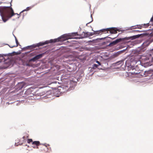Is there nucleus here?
<instances>
[{
    "mask_svg": "<svg viewBox=\"0 0 153 153\" xmlns=\"http://www.w3.org/2000/svg\"><path fill=\"white\" fill-rule=\"evenodd\" d=\"M26 10H23L19 14L15 13L13 10H0V13L3 21L4 22H5L15 14H17L18 16L17 18H19L21 15L22 13Z\"/></svg>",
    "mask_w": 153,
    "mask_h": 153,
    "instance_id": "obj_1",
    "label": "nucleus"
},
{
    "mask_svg": "<svg viewBox=\"0 0 153 153\" xmlns=\"http://www.w3.org/2000/svg\"><path fill=\"white\" fill-rule=\"evenodd\" d=\"M70 39L69 36L67 34H64L62 35L60 37L54 40H50V42H55L59 41H63L67 40L68 39Z\"/></svg>",
    "mask_w": 153,
    "mask_h": 153,
    "instance_id": "obj_2",
    "label": "nucleus"
},
{
    "mask_svg": "<svg viewBox=\"0 0 153 153\" xmlns=\"http://www.w3.org/2000/svg\"><path fill=\"white\" fill-rule=\"evenodd\" d=\"M49 43H51L50 40L49 41H46L43 42H40L36 45L33 44L30 46H27V47L29 48L30 49H31L37 47H39L40 46H43L45 44H48Z\"/></svg>",
    "mask_w": 153,
    "mask_h": 153,
    "instance_id": "obj_3",
    "label": "nucleus"
},
{
    "mask_svg": "<svg viewBox=\"0 0 153 153\" xmlns=\"http://www.w3.org/2000/svg\"><path fill=\"white\" fill-rule=\"evenodd\" d=\"M100 31H97L93 33H89L88 32H83L81 35L82 38L87 37L93 36L94 34H100Z\"/></svg>",
    "mask_w": 153,
    "mask_h": 153,
    "instance_id": "obj_4",
    "label": "nucleus"
},
{
    "mask_svg": "<svg viewBox=\"0 0 153 153\" xmlns=\"http://www.w3.org/2000/svg\"><path fill=\"white\" fill-rule=\"evenodd\" d=\"M118 30L115 27H111V28H107L105 29H102L100 30V32H108L109 31L110 32V33H117V31H118Z\"/></svg>",
    "mask_w": 153,
    "mask_h": 153,
    "instance_id": "obj_5",
    "label": "nucleus"
},
{
    "mask_svg": "<svg viewBox=\"0 0 153 153\" xmlns=\"http://www.w3.org/2000/svg\"><path fill=\"white\" fill-rule=\"evenodd\" d=\"M41 150L42 151H44L45 152H49V149L48 148V146H49L50 145L49 144H41Z\"/></svg>",
    "mask_w": 153,
    "mask_h": 153,
    "instance_id": "obj_6",
    "label": "nucleus"
},
{
    "mask_svg": "<svg viewBox=\"0 0 153 153\" xmlns=\"http://www.w3.org/2000/svg\"><path fill=\"white\" fill-rule=\"evenodd\" d=\"M43 53H42L34 57L33 58L30 59L29 60V62H34L35 61L41 58L43 56Z\"/></svg>",
    "mask_w": 153,
    "mask_h": 153,
    "instance_id": "obj_7",
    "label": "nucleus"
},
{
    "mask_svg": "<svg viewBox=\"0 0 153 153\" xmlns=\"http://www.w3.org/2000/svg\"><path fill=\"white\" fill-rule=\"evenodd\" d=\"M123 39H122L120 38L116 39V40L111 42L109 45V46H112L116 45L117 43L121 42Z\"/></svg>",
    "mask_w": 153,
    "mask_h": 153,
    "instance_id": "obj_8",
    "label": "nucleus"
},
{
    "mask_svg": "<svg viewBox=\"0 0 153 153\" xmlns=\"http://www.w3.org/2000/svg\"><path fill=\"white\" fill-rule=\"evenodd\" d=\"M60 90H62L61 92H65L67 91L69 89L68 87L65 85L60 87Z\"/></svg>",
    "mask_w": 153,
    "mask_h": 153,
    "instance_id": "obj_9",
    "label": "nucleus"
},
{
    "mask_svg": "<svg viewBox=\"0 0 153 153\" xmlns=\"http://www.w3.org/2000/svg\"><path fill=\"white\" fill-rule=\"evenodd\" d=\"M25 84L23 82H21L18 83V86L19 87V89H22L24 86Z\"/></svg>",
    "mask_w": 153,
    "mask_h": 153,
    "instance_id": "obj_10",
    "label": "nucleus"
},
{
    "mask_svg": "<svg viewBox=\"0 0 153 153\" xmlns=\"http://www.w3.org/2000/svg\"><path fill=\"white\" fill-rule=\"evenodd\" d=\"M33 145H36V146L38 147L39 145H40L41 144L39 141H34L32 143Z\"/></svg>",
    "mask_w": 153,
    "mask_h": 153,
    "instance_id": "obj_11",
    "label": "nucleus"
},
{
    "mask_svg": "<svg viewBox=\"0 0 153 153\" xmlns=\"http://www.w3.org/2000/svg\"><path fill=\"white\" fill-rule=\"evenodd\" d=\"M152 22H153V16L151 19L149 23L146 24H144L143 25V26L145 27H148L149 26V23Z\"/></svg>",
    "mask_w": 153,
    "mask_h": 153,
    "instance_id": "obj_12",
    "label": "nucleus"
},
{
    "mask_svg": "<svg viewBox=\"0 0 153 153\" xmlns=\"http://www.w3.org/2000/svg\"><path fill=\"white\" fill-rule=\"evenodd\" d=\"M15 40H16V45L12 46V45H8L9 46V47L10 48H13V47H17L18 46L19 42H18V41L16 38H15Z\"/></svg>",
    "mask_w": 153,
    "mask_h": 153,
    "instance_id": "obj_13",
    "label": "nucleus"
},
{
    "mask_svg": "<svg viewBox=\"0 0 153 153\" xmlns=\"http://www.w3.org/2000/svg\"><path fill=\"white\" fill-rule=\"evenodd\" d=\"M0 10H13L12 8H10L9 7H1Z\"/></svg>",
    "mask_w": 153,
    "mask_h": 153,
    "instance_id": "obj_14",
    "label": "nucleus"
},
{
    "mask_svg": "<svg viewBox=\"0 0 153 153\" xmlns=\"http://www.w3.org/2000/svg\"><path fill=\"white\" fill-rule=\"evenodd\" d=\"M99 65L96 64H94L92 66V68L94 69H95L96 68H97L98 67Z\"/></svg>",
    "mask_w": 153,
    "mask_h": 153,
    "instance_id": "obj_15",
    "label": "nucleus"
},
{
    "mask_svg": "<svg viewBox=\"0 0 153 153\" xmlns=\"http://www.w3.org/2000/svg\"><path fill=\"white\" fill-rule=\"evenodd\" d=\"M33 140H32V139H27V142L29 143H30L31 142H32L33 143Z\"/></svg>",
    "mask_w": 153,
    "mask_h": 153,
    "instance_id": "obj_16",
    "label": "nucleus"
},
{
    "mask_svg": "<svg viewBox=\"0 0 153 153\" xmlns=\"http://www.w3.org/2000/svg\"><path fill=\"white\" fill-rule=\"evenodd\" d=\"M139 37V36H138L137 35H136V36H133V37H132V38L134 39H135L138 37Z\"/></svg>",
    "mask_w": 153,
    "mask_h": 153,
    "instance_id": "obj_17",
    "label": "nucleus"
},
{
    "mask_svg": "<svg viewBox=\"0 0 153 153\" xmlns=\"http://www.w3.org/2000/svg\"><path fill=\"white\" fill-rule=\"evenodd\" d=\"M96 62L98 64V65H101V63H100L99 61H96Z\"/></svg>",
    "mask_w": 153,
    "mask_h": 153,
    "instance_id": "obj_18",
    "label": "nucleus"
},
{
    "mask_svg": "<svg viewBox=\"0 0 153 153\" xmlns=\"http://www.w3.org/2000/svg\"><path fill=\"white\" fill-rule=\"evenodd\" d=\"M31 9V7H28L27 8V9L26 10H30V9Z\"/></svg>",
    "mask_w": 153,
    "mask_h": 153,
    "instance_id": "obj_19",
    "label": "nucleus"
},
{
    "mask_svg": "<svg viewBox=\"0 0 153 153\" xmlns=\"http://www.w3.org/2000/svg\"><path fill=\"white\" fill-rule=\"evenodd\" d=\"M142 26H140V25H139L137 28H139V29H141V27H142Z\"/></svg>",
    "mask_w": 153,
    "mask_h": 153,
    "instance_id": "obj_20",
    "label": "nucleus"
},
{
    "mask_svg": "<svg viewBox=\"0 0 153 153\" xmlns=\"http://www.w3.org/2000/svg\"><path fill=\"white\" fill-rule=\"evenodd\" d=\"M73 34V33H72ZM73 34H74L76 36V35H78V34H77V33H74Z\"/></svg>",
    "mask_w": 153,
    "mask_h": 153,
    "instance_id": "obj_21",
    "label": "nucleus"
},
{
    "mask_svg": "<svg viewBox=\"0 0 153 153\" xmlns=\"http://www.w3.org/2000/svg\"><path fill=\"white\" fill-rule=\"evenodd\" d=\"M3 56L2 54H0V57H3Z\"/></svg>",
    "mask_w": 153,
    "mask_h": 153,
    "instance_id": "obj_22",
    "label": "nucleus"
},
{
    "mask_svg": "<svg viewBox=\"0 0 153 153\" xmlns=\"http://www.w3.org/2000/svg\"><path fill=\"white\" fill-rule=\"evenodd\" d=\"M105 38H100L99 39L100 40H101L102 39H105Z\"/></svg>",
    "mask_w": 153,
    "mask_h": 153,
    "instance_id": "obj_23",
    "label": "nucleus"
},
{
    "mask_svg": "<svg viewBox=\"0 0 153 153\" xmlns=\"http://www.w3.org/2000/svg\"><path fill=\"white\" fill-rule=\"evenodd\" d=\"M33 148H36V146H33Z\"/></svg>",
    "mask_w": 153,
    "mask_h": 153,
    "instance_id": "obj_24",
    "label": "nucleus"
},
{
    "mask_svg": "<svg viewBox=\"0 0 153 153\" xmlns=\"http://www.w3.org/2000/svg\"><path fill=\"white\" fill-rule=\"evenodd\" d=\"M25 136H24L23 137V138L24 139H25Z\"/></svg>",
    "mask_w": 153,
    "mask_h": 153,
    "instance_id": "obj_25",
    "label": "nucleus"
},
{
    "mask_svg": "<svg viewBox=\"0 0 153 153\" xmlns=\"http://www.w3.org/2000/svg\"><path fill=\"white\" fill-rule=\"evenodd\" d=\"M137 73H134V74H137Z\"/></svg>",
    "mask_w": 153,
    "mask_h": 153,
    "instance_id": "obj_26",
    "label": "nucleus"
},
{
    "mask_svg": "<svg viewBox=\"0 0 153 153\" xmlns=\"http://www.w3.org/2000/svg\"><path fill=\"white\" fill-rule=\"evenodd\" d=\"M135 31H138H138H138V30H135Z\"/></svg>",
    "mask_w": 153,
    "mask_h": 153,
    "instance_id": "obj_27",
    "label": "nucleus"
},
{
    "mask_svg": "<svg viewBox=\"0 0 153 153\" xmlns=\"http://www.w3.org/2000/svg\"><path fill=\"white\" fill-rule=\"evenodd\" d=\"M152 40L153 41V39H152Z\"/></svg>",
    "mask_w": 153,
    "mask_h": 153,
    "instance_id": "obj_28",
    "label": "nucleus"
}]
</instances>
